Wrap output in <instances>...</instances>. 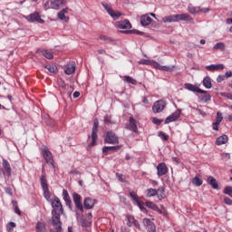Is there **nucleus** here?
Listing matches in <instances>:
<instances>
[{
  "label": "nucleus",
  "instance_id": "nucleus-1",
  "mask_svg": "<svg viewBox=\"0 0 232 232\" xmlns=\"http://www.w3.org/2000/svg\"><path fill=\"white\" fill-rule=\"evenodd\" d=\"M51 206L53 208L51 222L53 227H55L57 224L63 223L61 221V215L64 214V208H63V203H61V200L57 198V196L53 198Z\"/></svg>",
  "mask_w": 232,
  "mask_h": 232
},
{
  "label": "nucleus",
  "instance_id": "nucleus-2",
  "mask_svg": "<svg viewBox=\"0 0 232 232\" xmlns=\"http://www.w3.org/2000/svg\"><path fill=\"white\" fill-rule=\"evenodd\" d=\"M97 133H99V119L94 118L91 135L92 142L88 145L87 150L93 148V146H97V139H99Z\"/></svg>",
  "mask_w": 232,
  "mask_h": 232
},
{
  "label": "nucleus",
  "instance_id": "nucleus-3",
  "mask_svg": "<svg viewBox=\"0 0 232 232\" xmlns=\"http://www.w3.org/2000/svg\"><path fill=\"white\" fill-rule=\"evenodd\" d=\"M41 187L44 191V197L50 202L52 198V194L50 193V188H48V180L46 179V175L43 174L40 178Z\"/></svg>",
  "mask_w": 232,
  "mask_h": 232
},
{
  "label": "nucleus",
  "instance_id": "nucleus-4",
  "mask_svg": "<svg viewBox=\"0 0 232 232\" xmlns=\"http://www.w3.org/2000/svg\"><path fill=\"white\" fill-rule=\"evenodd\" d=\"M72 200L76 208V213L77 211L84 213V207L82 205V202H81V200H82V197H81V195H79L77 192H73Z\"/></svg>",
  "mask_w": 232,
  "mask_h": 232
},
{
  "label": "nucleus",
  "instance_id": "nucleus-5",
  "mask_svg": "<svg viewBox=\"0 0 232 232\" xmlns=\"http://www.w3.org/2000/svg\"><path fill=\"white\" fill-rule=\"evenodd\" d=\"M104 144H119V136L111 130L107 131L104 139Z\"/></svg>",
  "mask_w": 232,
  "mask_h": 232
},
{
  "label": "nucleus",
  "instance_id": "nucleus-6",
  "mask_svg": "<svg viewBox=\"0 0 232 232\" xmlns=\"http://www.w3.org/2000/svg\"><path fill=\"white\" fill-rule=\"evenodd\" d=\"M43 155L44 159H45V161L49 166L52 168H55V165L53 164V155L52 154V151H50V149L48 147H44L43 150Z\"/></svg>",
  "mask_w": 232,
  "mask_h": 232
},
{
  "label": "nucleus",
  "instance_id": "nucleus-7",
  "mask_svg": "<svg viewBox=\"0 0 232 232\" xmlns=\"http://www.w3.org/2000/svg\"><path fill=\"white\" fill-rule=\"evenodd\" d=\"M27 21H29L30 23H40V24H44V20H43V18H41V14H39V13L34 12L31 14H29L26 17Z\"/></svg>",
  "mask_w": 232,
  "mask_h": 232
},
{
  "label": "nucleus",
  "instance_id": "nucleus-8",
  "mask_svg": "<svg viewBox=\"0 0 232 232\" xmlns=\"http://www.w3.org/2000/svg\"><path fill=\"white\" fill-rule=\"evenodd\" d=\"M165 108H166V102L162 100H159L153 104L152 111H154L155 113H160V111H163Z\"/></svg>",
  "mask_w": 232,
  "mask_h": 232
},
{
  "label": "nucleus",
  "instance_id": "nucleus-9",
  "mask_svg": "<svg viewBox=\"0 0 232 232\" xmlns=\"http://www.w3.org/2000/svg\"><path fill=\"white\" fill-rule=\"evenodd\" d=\"M97 203V199L92 198H85L83 199V211L84 209H93L95 204Z\"/></svg>",
  "mask_w": 232,
  "mask_h": 232
},
{
  "label": "nucleus",
  "instance_id": "nucleus-10",
  "mask_svg": "<svg viewBox=\"0 0 232 232\" xmlns=\"http://www.w3.org/2000/svg\"><path fill=\"white\" fill-rule=\"evenodd\" d=\"M181 113L182 111L180 109H178L174 113L166 118L165 124H169V122H175V121H178L180 118Z\"/></svg>",
  "mask_w": 232,
  "mask_h": 232
},
{
  "label": "nucleus",
  "instance_id": "nucleus-11",
  "mask_svg": "<svg viewBox=\"0 0 232 232\" xmlns=\"http://www.w3.org/2000/svg\"><path fill=\"white\" fill-rule=\"evenodd\" d=\"M102 5L105 8V10L108 12L109 15L112 17V19H119V17L122 15L121 12H115L111 7H110V5H108V4L102 3Z\"/></svg>",
  "mask_w": 232,
  "mask_h": 232
},
{
  "label": "nucleus",
  "instance_id": "nucleus-12",
  "mask_svg": "<svg viewBox=\"0 0 232 232\" xmlns=\"http://www.w3.org/2000/svg\"><path fill=\"white\" fill-rule=\"evenodd\" d=\"M174 21H175V23H177L179 21H187L188 23H194L191 15H189L188 14H174Z\"/></svg>",
  "mask_w": 232,
  "mask_h": 232
},
{
  "label": "nucleus",
  "instance_id": "nucleus-13",
  "mask_svg": "<svg viewBox=\"0 0 232 232\" xmlns=\"http://www.w3.org/2000/svg\"><path fill=\"white\" fill-rule=\"evenodd\" d=\"M116 24L120 30H130L131 28V23H130V20L128 19L117 22Z\"/></svg>",
  "mask_w": 232,
  "mask_h": 232
},
{
  "label": "nucleus",
  "instance_id": "nucleus-14",
  "mask_svg": "<svg viewBox=\"0 0 232 232\" xmlns=\"http://www.w3.org/2000/svg\"><path fill=\"white\" fill-rule=\"evenodd\" d=\"M122 150V145H116V146H104L102 148V153L108 155L110 151L115 152Z\"/></svg>",
  "mask_w": 232,
  "mask_h": 232
},
{
  "label": "nucleus",
  "instance_id": "nucleus-15",
  "mask_svg": "<svg viewBox=\"0 0 232 232\" xmlns=\"http://www.w3.org/2000/svg\"><path fill=\"white\" fill-rule=\"evenodd\" d=\"M185 88L186 90H188V92H193L194 93H206V91L191 83H185Z\"/></svg>",
  "mask_w": 232,
  "mask_h": 232
},
{
  "label": "nucleus",
  "instance_id": "nucleus-16",
  "mask_svg": "<svg viewBox=\"0 0 232 232\" xmlns=\"http://www.w3.org/2000/svg\"><path fill=\"white\" fill-rule=\"evenodd\" d=\"M63 200L65 202V205L67 206V208H69V209H72V198H70V194L68 193V190L66 189H63Z\"/></svg>",
  "mask_w": 232,
  "mask_h": 232
},
{
  "label": "nucleus",
  "instance_id": "nucleus-17",
  "mask_svg": "<svg viewBox=\"0 0 232 232\" xmlns=\"http://www.w3.org/2000/svg\"><path fill=\"white\" fill-rule=\"evenodd\" d=\"M129 124L127 125V130L133 131L134 133H139V130L137 129V121L130 117L129 120Z\"/></svg>",
  "mask_w": 232,
  "mask_h": 232
},
{
  "label": "nucleus",
  "instance_id": "nucleus-18",
  "mask_svg": "<svg viewBox=\"0 0 232 232\" xmlns=\"http://www.w3.org/2000/svg\"><path fill=\"white\" fill-rule=\"evenodd\" d=\"M158 169V177H163V175H166L168 173V166H166V163H160L157 166Z\"/></svg>",
  "mask_w": 232,
  "mask_h": 232
},
{
  "label": "nucleus",
  "instance_id": "nucleus-19",
  "mask_svg": "<svg viewBox=\"0 0 232 232\" xmlns=\"http://www.w3.org/2000/svg\"><path fill=\"white\" fill-rule=\"evenodd\" d=\"M207 182L208 184H209V186H211L212 189H218V181H217V179H215L213 176H209L207 179Z\"/></svg>",
  "mask_w": 232,
  "mask_h": 232
},
{
  "label": "nucleus",
  "instance_id": "nucleus-20",
  "mask_svg": "<svg viewBox=\"0 0 232 232\" xmlns=\"http://www.w3.org/2000/svg\"><path fill=\"white\" fill-rule=\"evenodd\" d=\"M64 14H68V7L62 9L58 13V18L61 21H64L65 23H68V21H70V17L66 16Z\"/></svg>",
  "mask_w": 232,
  "mask_h": 232
},
{
  "label": "nucleus",
  "instance_id": "nucleus-21",
  "mask_svg": "<svg viewBox=\"0 0 232 232\" xmlns=\"http://www.w3.org/2000/svg\"><path fill=\"white\" fill-rule=\"evenodd\" d=\"M151 17L148 16V14H143L140 16L141 26H149V24H151Z\"/></svg>",
  "mask_w": 232,
  "mask_h": 232
},
{
  "label": "nucleus",
  "instance_id": "nucleus-22",
  "mask_svg": "<svg viewBox=\"0 0 232 232\" xmlns=\"http://www.w3.org/2000/svg\"><path fill=\"white\" fill-rule=\"evenodd\" d=\"M206 70H208V72H218V70H224V64L219 63L208 65L206 67Z\"/></svg>",
  "mask_w": 232,
  "mask_h": 232
},
{
  "label": "nucleus",
  "instance_id": "nucleus-23",
  "mask_svg": "<svg viewBox=\"0 0 232 232\" xmlns=\"http://www.w3.org/2000/svg\"><path fill=\"white\" fill-rule=\"evenodd\" d=\"M3 168L5 169V173L7 177H10L12 175V168L10 167V163L6 160H3Z\"/></svg>",
  "mask_w": 232,
  "mask_h": 232
},
{
  "label": "nucleus",
  "instance_id": "nucleus-24",
  "mask_svg": "<svg viewBox=\"0 0 232 232\" xmlns=\"http://www.w3.org/2000/svg\"><path fill=\"white\" fill-rule=\"evenodd\" d=\"M145 206L149 208L150 209H152V211H157L158 213H162V210L159 209V206H157L155 203L151 201L145 202Z\"/></svg>",
  "mask_w": 232,
  "mask_h": 232
},
{
  "label": "nucleus",
  "instance_id": "nucleus-25",
  "mask_svg": "<svg viewBox=\"0 0 232 232\" xmlns=\"http://www.w3.org/2000/svg\"><path fill=\"white\" fill-rule=\"evenodd\" d=\"M36 232H48L46 229V224L38 221L35 226Z\"/></svg>",
  "mask_w": 232,
  "mask_h": 232
},
{
  "label": "nucleus",
  "instance_id": "nucleus-26",
  "mask_svg": "<svg viewBox=\"0 0 232 232\" xmlns=\"http://www.w3.org/2000/svg\"><path fill=\"white\" fill-rule=\"evenodd\" d=\"M227 140H229V138L227 137V135L223 134L222 136H219L217 139V144L218 146H222V144H226Z\"/></svg>",
  "mask_w": 232,
  "mask_h": 232
},
{
  "label": "nucleus",
  "instance_id": "nucleus-27",
  "mask_svg": "<svg viewBox=\"0 0 232 232\" xmlns=\"http://www.w3.org/2000/svg\"><path fill=\"white\" fill-rule=\"evenodd\" d=\"M51 5L53 10H59V7L63 5H66V3L64 2V0H54L51 2Z\"/></svg>",
  "mask_w": 232,
  "mask_h": 232
},
{
  "label": "nucleus",
  "instance_id": "nucleus-28",
  "mask_svg": "<svg viewBox=\"0 0 232 232\" xmlns=\"http://www.w3.org/2000/svg\"><path fill=\"white\" fill-rule=\"evenodd\" d=\"M156 191L158 193L156 194V197H158L159 200H163V198H166L164 187H160L158 189H156Z\"/></svg>",
  "mask_w": 232,
  "mask_h": 232
},
{
  "label": "nucleus",
  "instance_id": "nucleus-29",
  "mask_svg": "<svg viewBox=\"0 0 232 232\" xmlns=\"http://www.w3.org/2000/svg\"><path fill=\"white\" fill-rule=\"evenodd\" d=\"M40 53H42L45 59H53V53L48 51V49L40 50Z\"/></svg>",
  "mask_w": 232,
  "mask_h": 232
},
{
  "label": "nucleus",
  "instance_id": "nucleus-30",
  "mask_svg": "<svg viewBox=\"0 0 232 232\" xmlns=\"http://www.w3.org/2000/svg\"><path fill=\"white\" fill-rule=\"evenodd\" d=\"M203 86L207 88V90H210V88H213V83H211V78L209 76H206L203 79Z\"/></svg>",
  "mask_w": 232,
  "mask_h": 232
},
{
  "label": "nucleus",
  "instance_id": "nucleus-31",
  "mask_svg": "<svg viewBox=\"0 0 232 232\" xmlns=\"http://www.w3.org/2000/svg\"><path fill=\"white\" fill-rule=\"evenodd\" d=\"M198 93L203 94L199 97V101H201L202 102H209V101H211V95L208 93V91H206V92H198Z\"/></svg>",
  "mask_w": 232,
  "mask_h": 232
},
{
  "label": "nucleus",
  "instance_id": "nucleus-32",
  "mask_svg": "<svg viewBox=\"0 0 232 232\" xmlns=\"http://www.w3.org/2000/svg\"><path fill=\"white\" fill-rule=\"evenodd\" d=\"M44 68L48 70L50 73H57L59 72V70L57 69V65L54 64L44 65Z\"/></svg>",
  "mask_w": 232,
  "mask_h": 232
},
{
  "label": "nucleus",
  "instance_id": "nucleus-33",
  "mask_svg": "<svg viewBox=\"0 0 232 232\" xmlns=\"http://www.w3.org/2000/svg\"><path fill=\"white\" fill-rule=\"evenodd\" d=\"M146 197L147 198H151V197H157L158 192L155 188H148L146 191Z\"/></svg>",
  "mask_w": 232,
  "mask_h": 232
},
{
  "label": "nucleus",
  "instance_id": "nucleus-34",
  "mask_svg": "<svg viewBox=\"0 0 232 232\" xmlns=\"http://www.w3.org/2000/svg\"><path fill=\"white\" fill-rule=\"evenodd\" d=\"M121 34H136V35H144V32L139 31L137 29L120 31Z\"/></svg>",
  "mask_w": 232,
  "mask_h": 232
},
{
  "label": "nucleus",
  "instance_id": "nucleus-35",
  "mask_svg": "<svg viewBox=\"0 0 232 232\" xmlns=\"http://www.w3.org/2000/svg\"><path fill=\"white\" fill-rule=\"evenodd\" d=\"M188 11L189 12V14H192L194 15H197V14H200V7L197 6H188Z\"/></svg>",
  "mask_w": 232,
  "mask_h": 232
},
{
  "label": "nucleus",
  "instance_id": "nucleus-36",
  "mask_svg": "<svg viewBox=\"0 0 232 232\" xmlns=\"http://www.w3.org/2000/svg\"><path fill=\"white\" fill-rule=\"evenodd\" d=\"M214 50H220L221 52L226 51V44L219 42L214 45Z\"/></svg>",
  "mask_w": 232,
  "mask_h": 232
},
{
  "label": "nucleus",
  "instance_id": "nucleus-37",
  "mask_svg": "<svg viewBox=\"0 0 232 232\" xmlns=\"http://www.w3.org/2000/svg\"><path fill=\"white\" fill-rule=\"evenodd\" d=\"M75 72V65L67 66L65 69L66 75H72V73Z\"/></svg>",
  "mask_w": 232,
  "mask_h": 232
},
{
  "label": "nucleus",
  "instance_id": "nucleus-38",
  "mask_svg": "<svg viewBox=\"0 0 232 232\" xmlns=\"http://www.w3.org/2000/svg\"><path fill=\"white\" fill-rule=\"evenodd\" d=\"M124 82H129V84L137 85V80L133 79L131 76H124Z\"/></svg>",
  "mask_w": 232,
  "mask_h": 232
},
{
  "label": "nucleus",
  "instance_id": "nucleus-39",
  "mask_svg": "<svg viewBox=\"0 0 232 232\" xmlns=\"http://www.w3.org/2000/svg\"><path fill=\"white\" fill-rule=\"evenodd\" d=\"M136 204L138 208H140V211L143 213H148V208L144 207V203L142 201H137Z\"/></svg>",
  "mask_w": 232,
  "mask_h": 232
},
{
  "label": "nucleus",
  "instance_id": "nucleus-40",
  "mask_svg": "<svg viewBox=\"0 0 232 232\" xmlns=\"http://www.w3.org/2000/svg\"><path fill=\"white\" fill-rule=\"evenodd\" d=\"M143 226L146 227H151V226H155V223H153L150 218H143Z\"/></svg>",
  "mask_w": 232,
  "mask_h": 232
},
{
  "label": "nucleus",
  "instance_id": "nucleus-41",
  "mask_svg": "<svg viewBox=\"0 0 232 232\" xmlns=\"http://www.w3.org/2000/svg\"><path fill=\"white\" fill-rule=\"evenodd\" d=\"M163 23H175V16L169 15V16H165L162 18Z\"/></svg>",
  "mask_w": 232,
  "mask_h": 232
},
{
  "label": "nucleus",
  "instance_id": "nucleus-42",
  "mask_svg": "<svg viewBox=\"0 0 232 232\" xmlns=\"http://www.w3.org/2000/svg\"><path fill=\"white\" fill-rule=\"evenodd\" d=\"M50 232H63V223H58L57 226L50 229Z\"/></svg>",
  "mask_w": 232,
  "mask_h": 232
},
{
  "label": "nucleus",
  "instance_id": "nucleus-43",
  "mask_svg": "<svg viewBox=\"0 0 232 232\" xmlns=\"http://www.w3.org/2000/svg\"><path fill=\"white\" fill-rule=\"evenodd\" d=\"M81 225H82V227H89V226H92V221L91 220H88V219H81Z\"/></svg>",
  "mask_w": 232,
  "mask_h": 232
},
{
  "label": "nucleus",
  "instance_id": "nucleus-44",
  "mask_svg": "<svg viewBox=\"0 0 232 232\" xmlns=\"http://www.w3.org/2000/svg\"><path fill=\"white\" fill-rule=\"evenodd\" d=\"M202 179L198 177H195L193 179H192V184H194V186H202Z\"/></svg>",
  "mask_w": 232,
  "mask_h": 232
},
{
  "label": "nucleus",
  "instance_id": "nucleus-45",
  "mask_svg": "<svg viewBox=\"0 0 232 232\" xmlns=\"http://www.w3.org/2000/svg\"><path fill=\"white\" fill-rule=\"evenodd\" d=\"M127 226L128 227H131L133 226V223L135 222V218L133 216H128L127 217Z\"/></svg>",
  "mask_w": 232,
  "mask_h": 232
},
{
  "label": "nucleus",
  "instance_id": "nucleus-46",
  "mask_svg": "<svg viewBox=\"0 0 232 232\" xmlns=\"http://www.w3.org/2000/svg\"><path fill=\"white\" fill-rule=\"evenodd\" d=\"M223 193H224L225 195H228V197H231V198H232V187H231V186L226 187V188H224V190H223Z\"/></svg>",
  "mask_w": 232,
  "mask_h": 232
},
{
  "label": "nucleus",
  "instance_id": "nucleus-47",
  "mask_svg": "<svg viewBox=\"0 0 232 232\" xmlns=\"http://www.w3.org/2000/svg\"><path fill=\"white\" fill-rule=\"evenodd\" d=\"M158 137H160L162 140H169V136L162 131L158 132Z\"/></svg>",
  "mask_w": 232,
  "mask_h": 232
},
{
  "label": "nucleus",
  "instance_id": "nucleus-48",
  "mask_svg": "<svg viewBox=\"0 0 232 232\" xmlns=\"http://www.w3.org/2000/svg\"><path fill=\"white\" fill-rule=\"evenodd\" d=\"M173 68H175V67H174V66L169 67V66H166V65H161V66L160 67V70L161 72H173Z\"/></svg>",
  "mask_w": 232,
  "mask_h": 232
},
{
  "label": "nucleus",
  "instance_id": "nucleus-49",
  "mask_svg": "<svg viewBox=\"0 0 232 232\" xmlns=\"http://www.w3.org/2000/svg\"><path fill=\"white\" fill-rule=\"evenodd\" d=\"M101 41H105L106 43H113V38L106 36V35H100Z\"/></svg>",
  "mask_w": 232,
  "mask_h": 232
},
{
  "label": "nucleus",
  "instance_id": "nucleus-50",
  "mask_svg": "<svg viewBox=\"0 0 232 232\" xmlns=\"http://www.w3.org/2000/svg\"><path fill=\"white\" fill-rule=\"evenodd\" d=\"M12 204L14 208V213H16V215H21V210L19 209V207L17 206V201H12Z\"/></svg>",
  "mask_w": 232,
  "mask_h": 232
},
{
  "label": "nucleus",
  "instance_id": "nucleus-51",
  "mask_svg": "<svg viewBox=\"0 0 232 232\" xmlns=\"http://www.w3.org/2000/svg\"><path fill=\"white\" fill-rule=\"evenodd\" d=\"M130 197L132 198V200H134V202H139V196H137V194H135L134 191L130 192Z\"/></svg>",
  "mask_w": 232,
  "mask_h": 232
},
{
  "label": "nucleus",
  "instance_id": "nucleus-52",
  "mask_svg": "<svg viewBox=\"0 0 232 232\" xmlns=\"http://www.w3.org/2000/svg\"><path fill=\"white\" fill-rule=\"evenodd\" d=\"M140 64H146L147 66H151L153 64V61L151 60H141L139 62Z\"/></svg>",
  "mask_w": 232,
  "mask_h": 232
},
{
  "label": "nucleus",
  "instance_id": "nucleus-53",
  "mask_svg": "<svg viewBox=\"0 0 232 232\" xmlns=\"http://www.w3.org/2000/svg\"><path fill=\"white\" fill-rule=\"evenodd\" d=\"M103 122L104 124H113V122L111 121V117H110L109 115L104 116Z\"/></svg>",
  "mask_w": 232,
  "mask_h": 232
},
{
  "label": "nucleus",
  "instance_id": "nucleus-54",
  "mask_svg": "<svg viewBox=\"0 0 232 232\" xmlns=\"http://www.w3.org/2000/svg\"><path fill=\"white\" fill-rule=\"evenodd\" d=\"M152 122L153 124H156V126H160L162 122H164V120H159V118H153Z\"/></svg>",
  "mask_w": 232,
  "mask_h": 232
},
{
  "label": "nucleus",
  "instance_id": "nucleus-55",
  "mask_svg": "<svg viewBox=\"0 0 232 232\" xmlns=\"http://www.w3.org/2000/svg\"><path fill=\"white\" fill-rule=\"evenodd\" d=\"M224 121V118L222 117V113L219 111L217 112V118H216V122H219V124Z\"/></svg>",
  "mask_w": 232,
  "mask_h": 232
},
{
  "label": "nucleus",
  "instance_id": "nucleus-56",
  "mask_svg": "<svg viewBox=\"0 0 232 232\" xmlns=\"http://www.w3.org/2000/svg\"><path fill=\"white\" fill-rule=\"evenodd\" d=\"M116 177L120 182H126V179H124V175L121 173H116Z\"/></svg>",
  "mask_w": 232,
  "mask_h": 232
},
{
  "label": "nucleus",
  "instance_id": "nucleus-57",
  "mask_svg": "<svg viewBox=\"0 0 232 232\" xmlns=\"http://www.w3.org/2000/svg\"><path fill=\"white\" fill-rule=\"evenodd\" d=\"M58 86H60V88H63V90H66V83L61 79L58 81Z\"/></svg>",
  "mask_w": 232,
  "mask_h": 232
},
{
  "label": "nucleus",
  "instance_id": "nucleus-58",
  "mask_svg": "<svg viewBox=\"0 0 232 232\" xmlns=\"http://www.w3.org/2000/svg\"><path fill=\"white\" fill-rule=\"evenodd\" d=\"M199 12H201V14H208V12H211V9L209 7H199Z\"/></svg>",
  "mask_w": 232,
  "mask_h": 232
},
{
  "label": "nucleus",
  "instance_id": "nucleus-59",
  "mask_svg": "<svg viewBox=\"0 0 232 232\" xmlns=\"http://www.w3.org/2000/svg\"><path fill=\"white\" fill-rule=\"evenodd\" d=\"M46 124L47 126H50L51 128H53V126H55V121L52 119H49L46 121Z\"/></svg>",
  "mask_w": 232,
  "mask_h": 232
},
{
  "label": "nucleus",
  "instance_id": "nucleus-60",
  "mask_svg": "<svg viewBox=\"0 0 232 232\" xmlns=\"http://www.w3.org/2000/svg\"><path fill=\"white\" fill-rule=\"evenodd\" d=\"M221 95H222V97H226L227 99H229L230 101H232V93H230V92H227V93L222 92Z\"/></svg>",
  "mask_w": 232,
  "mask_h": 232
},
{
  "label": "nucleus",
  "instance_id": "nucleus-61",
  "mask_svg": "<svg viewBox=\"0 0 232 232\" xmlns=\"http://www.w3.org/2000/svg\"><path fill=\"white\" fill-rule=\"evenodd\" d=\"M225 80H226V76L225 75H218V78H217V82L220 83V82H222Z\"/></svg>",
  "mask_w": 232,
  "mask_h": 232
},
{
  "label": "nucleus",
  "instance_id": "nucleus-62",
  "mask_svg": "<svg viewBox=\"0 0 232 232\" xmlns=\"http://www.w3.org/2000/svg\"><path fill=\"white\" fill-rule=\"evenodd\" d=\"M224 202L227 204V206H232V199L229 198H225Z\"/></svg>",
  "mask_w": 232,
  "mask_h": 232
},
{
  "label": "nucleus",
  "instance_id": "nucleus-63",
  "mask_svg": "<svg viewBox=\"0 0 232 232\" xmlns=\"http://www.w3.org/2000/svg\"><path fill=\"white\" fill-rule=\"evenodd\" d=\"M15 227V223L14 222H9L8 226H7V231H12V228Z\"/></svg>",
  "mask_w": 232,
  "mask_h": 232
},
{
  "label": "nucleus",
  "instance_id": "nucleus-64",
  "mask_svg": "<svg viewBox=\"0 0 232 232\" xmlns=\"http://www.w3.org/2000/svg\"><path fill=\"white\" fill-rule=\"evenodd\" d=\"M148 232H157V227L155 225H152L150 227H149Z\"/></svg>",
  "mask_w": 232,
  "mask_h": 232
}]
</instances>
